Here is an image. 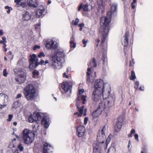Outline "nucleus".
Here are the masks:
<instances>
[{
    "label": "nucleus",
    "instance_id": "58836bf2",
    "mask_svg": "<svg viewBox=\"0 0 153 153\" xmlns=\"http://www.w3.org/2000/svg\"><path fill=\"white\" fill-rule=\"evenodd\" d=\"M7 71V70L6 69H4L3 71V76L5 77H7L8 74V73Z\"/></svg>",
    "mask_w": 153,
    "mask_h": 153
},
{
    "label": "nucleus",
    "instance_id": "f704fd0d",
    "mask_svg": "<svg viewBox=\"0 0 153 153\" xmlns=\"http://www.w3.org/2000/svg\"><path fill=\"white\" fill-rule=\"evenodd\" d=\"M27 2H21L19 5V7L21 6L23 7H27Z\"/></svg>",
    "mask_w": 153,
    "mask_h": 153
},
{
    "label": "nucleus",
    "instance_id": "cd10ccee",
    "mask_svg": "<svg viewBox=\"0 0 153 153\" xmlns=\"http://www.w3.org/2000/svg\"><path fill=\"white\" fill-rule=\"evenodd\" d=\"M35 119H36V121L40 120L41 117L39 112H37L35 114H33Z\"/></svg>",
    "mask_w": 153,
    "mask_h": 153
},
{
    "label": "nucleus",
    "instance_id": "c9c22d12",
    "mask_svg": "<svg viewBox=\"0 0 153 153\" xmlns=\"http://www.w3.org/2000/svg\"><path fill=\"white\" fill-rule=\"evenodd\" d=\"M33 77H35L38 75L39 73L38 71L35 70L33 72Z\"/></svg>",
    "mask_w": 153,
    "mask_h": 153
},
{
    "label": "nucleus",
    "instance_id": "393cba45",
    "mask_svg": "<svg viewBox=\"0 0 153 153\" xmlns=\"http://www.w3.org/2000/svg\"><path fill=\"white\" fill-rule=\"evenodd\" d=\"M129 36V33L126 32L125 34L124 42L123 45L125 47L127 46L128 44V38Z\"/></svg>",
    "mask_w": 153,
    "mask_h": 153
},
{
    "label": "nucleus",
    "instance_id": "37998d69",
    "mask_svg": "<svg viewBox=\"0 0 153 153\" xmlns=\"http://www.w3.org/2000/svg\"><path fill=\"white\" fill-rule=\"evenodd\" d=\"M88 42V40H87L86 41L85 39H83L82 40V43L84 44V47H85L86 46V43Z\"/></svg>",
    "mask_w": 153,
    "mask_h": 153
},
{
    "label": "nucleus",
    "instance_id": "3c124183",
    "mask_svg": "<svg viewBox=\"0 0 153 153\" xmlns=\"http://www.w3.org/2000/svg\"><path fill=\"white\" fill-rule=\"evenodd\" d=\"M22 96V94H18L16 97V98H19L21 97Z\"/></svg>",
    "mask_w": 153,
    "mask_h": 153
},
{
    "label": "nucleus",
    "instance_id": "473e14b6",
    "mask_svg": "<svg viewBox=\"0 0 153 153\" xmlns=\"http://www.w3.org/2000/svg\"><path fill=\"white\" fill-rule=\"evenodd\" d=\"M88 5L86 4H84L82 6V8L85 11H89L90 10L88 8Z\"/></svg>",
    "mask_w": 153,
    "mask_h": 153
},
{
    "label": "nucleus",
    "instance_id": "603ef678",
    "mask_svg": "<svg viewBox=\"0 0 153 153\" xmlns=\"http://www.w3.org/2000/svg\"><path fill=\"white\" fill-rule=\"evenodd\" d=\"M2 39L3 41L4 42V43H6L7 42L6 41V38L5 37L3 36L2 37Z\"/></svg>",
    "mask_w": 153,
    "mask_h": 153
},
{
    "label": "nucleus",
    "instance_id": "4c0bfd02",
    "mask_svg": "<svg viewBox=\"0 0 153 153\" xmlns=\"http://www.w3.org/2000/svg\"><path fill=\"white\" fill-rule=\"evenodd\" d=\"M139 85V83L138 82L136 81L135 82V85L134 86V88L136 89H137L138 87V86Z\"/></svg>",
    "mask_w": 153,
    "mask_h": 153
},
{
    "label": "nucleus",
    "instance_id": "6e6552de",
    "mask_svg": "<svg viewBox=\"0 0 153 153\" xmlns=\"http://www.w3.org/2000/svg\"><path fill=\"white\" fill-rule=\"evenodd\" d=\"M14 70L15 74L18 75L15 78L16 81L19 83L24 82L26 79V73L21 69H15Z\"/></svg>",
    "mask_w": 153,
    "mask_h": 153
},
{
    "label": "nucleus",
    "instance_id": "c03bdc74",
    "mask_svg": "<svg viewBox=\"0 0 153 153\" xmlns=\"http://www.w3.org/2000/svg\"><path fill=\"white\" fill-rule=\"evenodd\" d=\"M45 61L44 60L41 59L39 62H38V65H45Z\"/></svg>",
    "mask_w": 153,
    "mask_h": 153
},
{
    "label": "nucleus",
    "instance_id": "6e6d98bb",
    "mask_svg": "<svg viewBox=\"0 0 153 153\" xmlns=\"http://www.w3.org/2000/svg\"><path fill=\"white\" fill-rule=\"evenodd\" d=\"M135 133V131L134 129H132L131 131V134H134Z\"/></svg>",
    "mask_w": 153,
    "mask_h": 153
},
{
    "label": "nucleus",
    "instance_id": "5fc2aeb1",
    "mask_svg": "<svg viewBox=\"0 0 153 153\" xmlns=\"http://www.w3.org/2000/svg\"><path fill=\"white\" fill-rule=\"evenodd\" d=\"M63 77H66V78H68V76L66 75V73H64L63 74Z\"/></svg>",
    "mask_w": 153,
    "mask_h": 153
},
{
    "label": "nucleus",
    "instance_id": "a19ab883",
    "mask_svg": "<svg viewBox=\"0 0 153 153\" xmlns=\"http://www.w3.org/2000/svg\"><path fill=\"white\" fill-rule=\"evenodd\" d=\"M18 148L21 151H22L24 149V147L21 144L19 145Z\"/></svg>",
    "mask_w": 153,
    "mask_h": 153
},
{
    "label": "nucleus",
    "instance_id": "2eb2a0df",
    "mask_svg": "<svg viewBox=\"0 0 153 153\" xmlns=\"http://www.w3.org/2000/svg\"><path fill=\"white\" fill-rule=\"evenodd\" d=\"M107 0H97L98 10L99 12L103 13L105 10V2Z\"/></svg>",
    "mask_w": 153,
    "mask_h": 153
},
{
    "label": "nucleus",
    "instance_id": "72a5a7b5",
    "mask_svg": "<svg viewBox=\"0 0 153 153\" xmlns=\"http://www.w3.org/2000/svg\"><path fill=\"white\" fill-rule=\"evenodd\" d=\"M70 47H71L74 48L76 47V44L75 43H74L73 41H70Z\"/></svg>",
    "mask_w": 153,
    "mask_h": 153
},
{
    "label": "nucleus",
    "instance_id": "49530a36",
    "mask_svg": "<svg viewBox=\"0 0 153 153\" xmlns=\"http://www.w3.org/2000/svg\"><path fill=\"white\" fill-rule=\"evenodd\" d=\"M110 140H111L110 137V136L109 135L106 139V142L107 145L109 143Z\"/></svg>",
    "mask_w": 153,
    "mask_h": 153
},
{
    "label": "nucleus",
    "instance_id": "680f3d73",
    "mask_svg": "<svg viewBox=\"0 0 153 153\" xmlns=\"http://www.w3.org/2000/svg\"><path fill=\"white\" fill-rule=\"evenodd\" d=\"M14 153H19V151L18 149H16L14 152Z\"/></svg>",
    "mask_w": 153,
    "mask_h": 153
},
{
    "label": "nucleus",
    "instance_id": "c756f323",
    "mask_svg": "<svg viewBox=\"0 0 153 153\" xmlns=\"http://www.w3.org/2000/svg\"><path fill=\"white\" fill-rule=\"evenodd\" d=\"M107 153H115V149L113 147H111L108 149Z\"/></svg>",
    "mask_w": 153,
    "mask_h": 153
},
{
    "label": "nucleus",
    "instance_id": "f3484780",
    "mask_svg": "<svg viewBox=\"0 0 153 153\" xmlns=\"http://www.w3.org/2000/svg\"><path fill=\"white\" fill-rule=\"evenodd\" d=\"M123 120L121 118H119L114 127L115 131L117 132H119L121 130L122 126Z\"/></svg>",
    "mask_w": 153,
    "mask_h": 153
},
{
    "label": "nucleus",
    "instance_id": "aec40b11",
    "mask_svg": "<svg viewBox=\"0 0 153 153\" xmlns=\"http://www.w3.org/2000/svg\"><path fill=\"white\" fill-rule=\"evenodd\" d=\"M27 5L30 7H36L38 4L37 0H27Z\"/></svg>",
    "mask_w": 153,
    "mask_h": 153
},
{
    "label": "nucleus",
    "instance_id": "6ab92c4d",
    "mask_svg": "<svg viewBox=\"0 0 153 153\" xmlns=\"http://www.w3.org/2000/svg\"><path fill=\"white\" fill-rule=\"evenodd\" d=\"M45 11V8L42 5H40L38 7L36 12V16L37 17H39L42 16Z\"/></svg>",
    "mask_w": 153,
    "mask_h": 153
},
{
    "label": "nucleus",
    "instance_id": "a18cd8bd",
    "mask_svg": "<svg viewBox=\"0 0 153 153\" xmlns=\"http://www.w3.org/2000/svg\"><path fill=\"white\" fill-rule=\"evenodd\" d=\"M106 56L105 54H103L102 57V59L103 62H104L106 58Z\"/></svg>",
    "mask_w": 153,
    "mask_h": 153
},
{
    "label": "nucleus",
    "instance_id": "4d7b16f0",
    "mask_svg": "<svg viewBox=\"0 0 153 153\" xmlns=\"http://www.w3.org/2000/svg\"><path fill=\"white\" fill-rule=\"evenodd\" d=\"M82 8V5H80V6H79L78 8V10L79 11H80V10Z\"/></svg>",
    "mask_w": 153,
    "mask_h": 153
},
{
    "label": "nucleus",
    "instance_id": "338daca9",
    "mask_svg": "<svg viewBox=\"0 0 153 153\" xmlns=\"http://www.w3.org/2000/svg\"><path fill=\"white\" fill-rule=\"evenodd\" d=\"M10 8V7H8V6H6L5 7V9H8Z\"/></svg>",
    "mask_w": 153,
    "mask_h": 153
},
{
    "label": "nucleus",
    "instance_id": "c85d7f7f",
    "mask_svg": "<svg viewBox=\"0 0 153 153\" xmlns=\"http://www.w3.org/2000/svg\"><path fill=\"white\" fill-rule=\"evenodd\" d=\"M136 78V76H135V74L134 72L132 71L131 72V76H130V79L131 80H134Z\"/></svg>",
    "mask_w": 153,
    "mask_h": 153
},
{
    "label": "nucleus",
    "instance_id": "e2e57ef3",
    "mask_svg": "<svg viewBox=\"0 0 153 153\" xmlns=\"http://www.w3.org/2000/svg\"><path fill=\"white\" fill-rule=\"evenodd\" d=\"M131 145V142H130V141H129L128 142V148H129V147H130V146Z\"/></svg>",
    "mask_w": 153,
    "mask_h": 153
},
{
    "label": "nucleus",
    "instance_id": "1a4fd4ad",
    "mask_svg": "<svg viewBox=\"0 0 153 153\" xmlns=\"http://www.w3.org/2000/svg\"><path fill=\"white\" fill-rule=\"evenodd\" d=\"M104 94H105V92L94 90L92 94L91 98L93 101L97 102L101 99Z\"/></svg>",
    "mask_w": 153,
    "mask_h": 153
},
{
    "label": "nucleus",
    "instance_id": "39448f33",
    "mask_svg": "<svg viewBox=\"0 0 153 153\" xmlns=\"http://www.w3.org/2000/svg\"><path fill=\"white\" fill-rule=\"evenodd\" d=\"M36 128L33 127V131L30 130L27 128L25 129L22 131V138L24 143L26 144L32 143L34 140V136L36 135Z\"/></svg>",
    "mask_w": 153,
    "mask_h": 153
},
{
    "label": "nucleus",
    "instance_id": "b1692460",
    "mask_svg": "<svg viewBox=\"0 0 153 153\" xmlns=\"http://www.w3.org/2000/svg\"><path fill=\"white\" fill-rule=\"evenodd\" d=\"M99 110V109H96L92 112V116L93 119L98 117L101 114L102 112L101 111Z\"/></svg>",
    "mask_w": 153,
    "mask_h": 153
},
{
    "label": "nucleus",
    "instance_id": "f8f14e48",
    "mask_svg": "<svg viewBox=\"0 0 153 153\" xmlns=\"http://www.w3.org/2000/svg\"><path fill=\"white\" fill-rule=\"evenodd\" d=\"M30 67L32 68L34 66L36 67L38 66V59L36 55L33 54L32 55H30Z\"/></svg>",
    "mask_w": 153,
    "mask_h": 153
},
{
    "label": "nucleus",
    "instance_id": "052dcab7",
    "mask_svg": "<svg viewBox=\"0 0 153 153\" xmlns=\"http://www.w3.org/2000/svg\"><path fill=\"white\" fill-rule=\"evenodd\" d=\"M131 6L132 7V9H134L135 8V6L134 5V3H132L131 4Z\"/></svg>",
    "mask_w": 153,
    "mask_h": 153
},
{
    "label": "nucleus",
    "instance_id": "2f4dec72",
    "mask_svg": "<svg viewBox=\"0 0 153 153\" xmlns=\"http://www.w3.org/2000/svg\"><path fill=\"white\" fill-rule=\"evenodd\" d=\"M21 1V0H14V2L16 3L15 6L17 7H19Z\"/></svg>",
    "mask_w": 153,
    "mask_h": 153
},
{
    "label": "nucleus",
    "instance_id": "7ed1b4c3",
    "mask_svg": "<svg viewBox=\"0 0 153 153\" xmlns=\"http://www.w3.org/2000/svg\"><path fill=\"white\" fill-rule=\"evenodd\" d=\"M84 92V90L83 89H81L79 90L77 94V97L76 101V105L79 112L75 113L74 115L77 114L78 117H81L83 112H84V115L85 116L86 115V112L87 111V109L86 108L84 109V105H82L81 106L79 105L81 103V100H82V103L83 104H85V103L86 96L82 94Z\"/></svg>",
    "mask_w": 153,
    "mask_h": 153
},
{
    "label": "nucleus",
    "instance_id": "20e7f679",
    "mask_svg": "<svg viewBox=\"0 0 153 153\" xmlns=\"http://www.w3.org/2000/svg\"><path fill=\"white\" fill-rule=\"evenodd\" d=\"M106 130V127L104 126L101 130L99 131L97 135V140L98 142L93 145V153H101V147L104 143V140L106 138L105 134Z\"/></svg>",
    "mask_w": 153,
    "mask_h": 153
},
{
    "label": "nucleus",
    "instance_id": "f03ea898",
    "mask_svg": "<svg viewBox=\"0 0 153 153\" xmlns=\"http://www.w3.org/2000/svg\"><path fill=\"white\" fill-rule=\"evenodd\" d=\"M64 57L63 53L62 51H58L55 55L50 57L51 60L49 62L48 60L45 62V65L49 63V66L51 68L54 69H59L62 67L61 61Z\"/></svg>",
    "mask_w": 153,
    "mask_h": 153
},
{
    "label": "nucleus",
    "instance_id": "de8ad7c7",
    "mask_svg": "<svg viewBox=\"0 0 153 153\" xmlns=\"http://www.w3.org/2000/svg\"><path fill=\"white\" fill-rule=\"evenodd\" d=\"M88 119V118L87 117H86L85 118L84 120V124L85 125L87 124Z\"/></svg>",
    "mask_w": 153,
    "mask_h": 153
},
{
    "label": "nucleus",
    "instance_id": "ddd939ff",
    "mask_svg": "<svg viewBox=\"0 0 153 153\" xmlns=\"http://www.w3.org/2000/svg\"><path fill=\"white\" fill-rule=\"evenodd\" d=\"M45 46L48 49H54L58 47V44L56 42L53 40H48L46 42Z\"/></svg>",
    "mask_w": 153,
    "mask_h": 153
},
{
    "label": "nucleus",
    "instance_id": "9b49d317",
    "mask_svg": "<svg viewBox=\"0 0 153 153\" xmlns=\"http://www.w3.org/2000/svg\"><path fill=\"white\" fill-rule=\"evenodd\" d=\"M8 98V96L5 94L2 93L0 94V109L6 106Z\"/></svg>",
    "mask_w": 153,
    "mask_h": 153
},
{
    "label": "nucleus",
    "instance_id": "4be33fe9",
    "mask_svg": "<svg viewBox=\"0 0 153 153\" xmlns=\"http://www.w3.org/2000/svg\"><path fill=\"white\" fill-rule=\"evenodd\" d=\"M42 123L44 125L45 128H47L50 125V121L49 119H47L45 117H43L41 121Z\"/></svg>",
    "mask_w": 153,
    "mask_h": 153
},
{
    "label": "nucleus",
    "instance_id": "bf43d9fd",
    "mask_svg": "<svg viewBox=\"0 0 153 153\" xmlns=\"http://www.w3.org/2000/svg\"><path fill=\"white\" fill-rule=\"evenodd\" d=\"M78 26L80 27H83L84 26V24L83 23H81L79 24Z\"/></svg>",
    "mask_w": 153,
    "mask_h": 153
},
{
    "label": "nucleus",
    "instance_id": "a878e982",
    "mask_svg": "<svg viewBox=\"0 0 153 153\" xmlns=\"http://www.w3.org/2000/svg\"><path fill=\"white\" fill-rule=\"evenodd\" d=\"M110 93L108 95L107 94H105V95H106L107 96H109L108 102L109 104H111L114 101L115 98L114 95H110Z\"/></svg>",
    "mask_w": 153,
    "mask_h": 153
},
{
    "label": "nucleus",
    "instance_id": "09e8293b",
    "mask_svg": "<svg viewBox=\"0 0 153 153\" xmlns=\"http://www.w3.org/2000/svg\"><path fill=\"white\" fill-rule=\"evenodd\" d=\"M40 48V46L39 45H36L33 48V49L34 50H35L36 49L38 48L39 49Z\"/></svg>",
    "mask_w": 153,
    "mask_h": 153
},
{
    "label": "nucleus",
    "instance_id": "412c9836",
    "mask_svg": "<svg viewBox=\"0 0 153 153\" xmlns=\"http://www.w3.org/2000/svg\"><path fill=\"white\" fill-rule=\"evenodd\" d=\"M31 16V14L27 11H25L22 15V19L23 21H26L30 19Z\"/></svg>",
    "mask_w": 153,
    "mask_h": 153
},
{
    "label": "nucleus",
    "instance_id": "9d476101",
    "mask_svg": "<svg viewBox=\"0 0 153 153\" xmlns=\"http://www.w3.org/2000/svg\"><path fill=\"white\" fill-rule=\"evenodd\" d=\"M97 109L101 111L104 115L105 116H108V113L109 112V108L108 107H106L105 103L104 102H100L99 105V106Z\"/></svg>",
    "mask_w": 153,
    "mask_h": 153
},
{
    "label": "nucleus",
    "instance_id": "0e129e2a",
    "mask_svg": "<svg viewBox=\"0 0 153 153\" xmlns=\"http://www.w3.org/2000/svg\"><path fill=\"white\" fill-rule=\"evenodd\" d=\"M74 39V36H73L71 38V41H73V40Z\"/></svg>",
    "mask_w": 153,
    "mask_h": 153
},
{
    "label": "nucleus",
    "instance_id": "e433bc0d",
    "mask_svg": "<svg viewBox=\"0 0 153 153\" xmlns=\"http://www.w3.org/2000/svg\"><path fill=\"white\" fill-rule=\"evenodd\" d=\"M38 56L39 58H41L42 57H45V55L43 52H41L39 54Z\"/></svg>",
    "mask_w": 153,
    "mask_h": 153
},
{
    "label": "nucleus",
    "instance_id": "79ce46f5",
    "mask_svg": "<svg viewBox=\"0 0 153 153\" xmlns=\"http://www.w3.org/2000/svg\"><path fill=\"white\" fill-rule=\"evenodd\" d=\"M13 117V115L12 114H9L8 115V118L7 120L8 121H10Z\"/></svg>",
    "mask_w": 153,
    "mask_h": 153
},
{
    "label": "nucleus",
    "instance_id": "0eeeda50",
    "mask_svg": "<svg viewBox=\"0 0 153 153\" xmlns=\"http://www.w3.org/2000/svg\"><path fill=\"white\" fill-rule=\"evenodd\" d=\"M24 94L25 97L28 101L33 100L36 93V89L32 84L27 85L24 90Z\"/></svg>",
    "mask_w": 153,
    "mask_h": 153
},
{
    "label": "nucleus",
    "instance_id": "774afa93",
    "mask_svg": "<svg viewBox=\"0 0 153 153\" xmlns=\"http://www.w3.org/2000/svg\"><path fill=\"white\" fill-rule=\"evenodd\" d=\"M17 124V123L16 122H14L13 123V125H15V126H16Z\"/></svg>",
    "mask_w": 153,
    "mask_h": 153
},
{
    "label": "nucleus",
    "instance_id": "dca6fc26",
    "mask_svg": "<svg viewBox=\"0 0 153 153\" xmlns=\"http://www.w3.org/2000/svg\"><path fill=\"white\" fill-rule=\"evenodd\" d=\"M53 151V147L50 144L45 143L44 145L43 153H51Z\"/></svg>",
    "mask_w": 153,
    "mask_h": 153
},
{
    "label": "nucleus",
    "instance_id": "7c9ffc66",
    "mask_svg": "<svg viewBox=\"0 0 153 153\" xmlns=\"http://www.w3.org/2000/svg\"><path fill=\"white\" fill-rule=\"evenodd\" d=\"M79 20L78 18H76L75 20H73L72 22V23L73 25H77L78 23L79 22Z\"/></svg>",
    "mask_w": 153,
    "mask_h": 153
},
{
    "label": "nucleus",
    "instance_id": "f257e3e1",
    "mask_svg": "<svg viewBox=\"0 0 153 153\" xmlns=\"http://www.w3.org/2000/svg\"><path fill=\"white\" fill-rule=\"evenodd\" d=\"M117 5L113 3L111 5V11L109 12L106 16L102 17L100 19L101 26L99 29V34L101 36V43L105 42L109 31V24L111 18V14L117 10Z\"/></svg>",
    "mask_w": 153,
    "mask_h": 153
},
{
    "label": "nucleus",
    "instance_id": "8fccbe9b",
    "mask_svg": "<svg viewBox=\"0 0 153 153\" xmlns=\"http://www.w3.org/2000/svg\"><path fill=\"white\" fill-rule=\"evenodd\" d=\"M138 137V134H135V139L137 140V142H138L139 140Z\"/></svg>",
    "mask_w": 153,
    "mask_h": 153
},
{
    "label": "nucleus",
    "instance_id": "a211bd4d",
    "mask_svg": "<svg viewBox=\"0 0 153 153\" xmlns=\"http://www.w3.org/2000/svg\"><path fill=\"white\" fill-rule=\"evenodd\" d=\"M77 135L79 137L83 136L85 133V128L82 126H79L77 129Z\"/></svg>",
    "mask_w": 153,
    "mask_h": 153
},
{
    "label": "nucleus",
    "instance_id": "bb28decb",
    "mask_svg": "<svg viewBox=\"0 0 153 153\" xmlns=\"http://www.w3.org/2000/svg\"><path fill=\"white\" fill-rule=\"evenodd\" d=\"M28 120L29 122L31 123L36 121V119H35L33 115H30L28 118Z\"/></svg>",
    "mask_w": 153,
    "mask_h": 153
},
{
    "label": "nucleus",
    "instance_id": "ea45409f",
    "mask_svg": "<svg viewBox=\"0 0 153 153\" xmlns=\"http://www.w3.org/2000/svg\"><path fill=\"white\" fill-rule=\"evenodd\" d=\"M92 63L93 64V66L94 67H97V63L96 62V60L95 58H94L93 60Z\"/></svg>",
    "mask_w": 153,
    "mask_h": 153
},
{
    "label": "nucleus",
    "instance_id": "5701e85b",
    "mask_svg": "<svg viewBox=\"0 0 153 153\" xmlns=\"http://www.w3.org/2000/svg\"><path fill=\"white\" fill-rule=\"evenodd\" d=\"M92 62H90L88 64V65L89 68L87 69V80L88 82H91L90 79V73L91 72V68L92 67Z\"/></svg>",
    "mask_w": 153,
    "mask_h": 153
},
{
    "label": "nucleus",
    "instance_id": "864d4df0",
    "mask_svg": "<svg viewBox=\"0 0 153 153\" xmlns=\"http://www.w3.org/2000/svg\"><path fill=\"white\" fill-rule=\"evenodd\" d=\"M12 8L10 7V8L8 9V10L7 11V13H9L10 12V10H12Z\"/></svg>",
    "mask_w": 153,
    "mask_h": 153
},
{
    "label": "nucleus",
    "instance_id": "423d86ee",
    "mask_svg": "<svg viewBox=\"0 0 153 153\" xmlns=\"http://www.w3.org/2000/svg\"><path fill=\"white\" fill-rule=\"evenodd\" d=\"M94 90L105 92V94L108 95L111 92V87L108 83H104L102 80H96L94 82Z\"/></svg>",
    "mask_w": 153,
    "mask_h": 153
},
{
    "label": "nucleus",
    "instance_id": "69168bd1",
    "mask_svg": "<svg viewBox=\"0 0 153 153\" xmlns=\"http://www.w3.org/2000/svg\"><path fill=\"white\" fill-rule=\"evenodd\" d=\"M141 153H147V152L146 150H144L141 152Z\"/></svg>",
    "mask_w": 153,
    "mask_h": 153
},
{
    "label": "nucleus",
    "instance_id": "4468645a",
    "mask_svg": "<svg viewBox=\"0 0 153 153\" xmlns=\"http://www.w3.org/2000/svg\"><path fill=\"white\" fill-rule=\"evenodd\" d=\"M61 88L62 89L61 92L62 94L67 93L71 88V85L67 82H62L61 84Z\"/></svg>",
    "mask_w": 153,
    "mask_h": 153
},
{
    "label": "nucleus",
    "instance_id": "13d9d810",
    "mask_svg": "<svg viewBox=\"0 0 153 153\" xmlns=\"http://www.w3.org/2000/svg\"><path fill=\"white\" fill-rule=\"evenodd\" d=\"M3 30H0V36L3 35Z\"/></svg>",
    "mask_w": 153,
    "mask_h": 153
}]
</instances>
